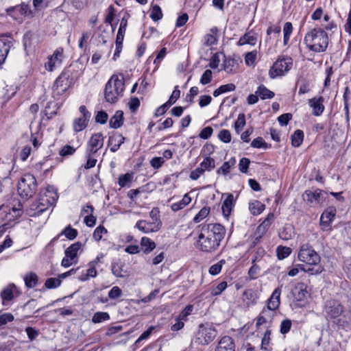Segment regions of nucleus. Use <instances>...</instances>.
Masks as SVG:
<instances>
[{"mask_svg":"<svg viewBox=\"0 0 351 351\" xmlns=\"http://www.w3.org/2000/svg\"><path fill=\"white\" fill-rule=\"evenodd\" d=\"M226 232L224 226L219 223L202 226L197 240L199 250L208 253L216 251L223 239Z\"/></svg>","mask_w":351,"mask_h":351,"instance_id":"f257e3e1","label":"nucleus"},{"mask_svg":"<svg viewBox=\"0 0 351 351\" xmlns=\"http://www.w3.org/2000/svg\"><path fill=\"white\" fill-rule=\"evenodd\" d=\"M344 307L337 300H326L324 305L323 313L327 319L332 322L339 328H346L351 324V311H344Z\"/></svg>","mask_w":351,"mask_h":351,"instance_id":"f03ea898","label":"nucleus"},{"mask_svg":"<svg viewBox=\"0 0 351 351\" xmlns=\"http://www.w3.org/2000/svg\"><path fill=\"white\" fill-rule=\"evenodd\" d=\"M81 73L73 64L64 69L56 80L53 88L54 93L62 95L75 82Z\"/></svg>","mask_w":351,"mask_h":351,"instance_id":"7ed1b4c3","label":"nucleus"},{"mask_svg":"<svg viewBox=\"0 0 351 351\" xmlns=\"http://www.w3.org/2000/svg\"><path fill=\"white\" fill-rule=\"evenodd\" d=\"M304 42L311 51L322 53L327 49L329 38L324 29L317 27L306 34Z\"/></svg>","mask_w":351,"mask_h":351,"instance_id":"20e7f679","label":"nucleus"},{"mask_svg":"<svg viewBox=\"0 0 351 351\" xmlns=\"http://www.w3.org/2000/svg\"><path fill=\"white\" fill-rule=\"evenodd\" d=\"M125 90L124 77L122 74L112 75L106 84L105 99L106 101L114 103L123 95Z\"/></svg>","mask_w":351,"mask_h":351,"instance_id":"39448f33","label":"nucleus"},{"mask_svg":"<svg viewBox=\"0 0 351 351\" xmlns=\"http://www.w3.org/2000/svg\"><path fill=\"white\" fill-rule=\"evenodd\" d=\"M37 190V181L32 174H25L18 182L17 191L19 195L25 199L32 197Z\"/></svg>","mask_w":351,"mask_h":351,"instance_id":"423d86ee","label":"nucleus"},{"mask_svg":"<svg viewBox=\"0 0 351 351\" xmlns=\"http://www.w3.org/2000/svg\"><path fill=\"white\" fill-rule=\"evenodd\" d=\"M298 260L305 263L309 266L317 267L322 266L320 263L321 258L313 247L308 243L302 244L298 254Z\"/></svg>","mask_w":351,"mask_h":351,"instance_id":"0eeeda50","label":"nucleus"},{"mask_svg":"<svg viewBox=\"0 0 351 351\" xmlns=\"http://www.w3.org/2000/svg\"><path fill=\"white\" fill-rule=\"evenodd\" d=\"M293 66V59L287 56H280L269 71L270 78L283 76L287 73Z\"/></svg>","mask_w":351,"mask_h":351,"instance_id":"6e6552de","label":"nucleus"},{"mask_svg":"<svg viewBox=\"0 0 351 351\" xmlns=\"http://www.w3.org/2000/svg\"><path fill=\"white\" fill-rule=\"evenodd\" d=\"M5 11L8 15L15 20L21 19L23 16L28 19H32L34 16L30 6L25 3L8 8Z\"/></svg>","mask_w":351,"mask_h":351,"instance_id":"1a4fd4ad","label":"nucleus"},{"mask_svg":"<svg viewBox=\"0 0 351 351\" xmlns=\"http://www.w3.org/2000/svg\"><path fill=\"white\" fill-rule=\"evenodd\" d=\"M81 116L74 119L73 123V128L75 132H80L84 130L88 123L91 114L84 105L79 108Z\"/></svg>","mask_w":351,"mask_h":351,"instance_id":"9d476101","label":"nucleus"},{"mask_svg":"<svg viewBox=\"0 0 351 351\" xmlns=\"http://www.w3.org/2000/svg\"><path fill=\"white\" fill-rule=\"evenodd\" d=\"M58 197L57 189L53 186H48L40 191L38 198L50 208L56 203Z\"/></svg>","mask_w":351,"mask_h":351,"instance_id":"9b49d317","label":"nucleus"},{"mask_svg":"<svg viewBox=\"0 0 351 351\" xmlns=\"http://www.w3.org/2000/svg\"><path fill=\"white\" fill-rule=\"evenodd\" d=\"M327 194L326 192L320 189L307 190L303 194V198L311 204H322L326 199Z\"/></svg>","mask_w":351,"mask_h":351,"instance_id":"f8f14e48","label":"nucleus"},{"mask_svg":"<svg viewBox=\"0 0 351 351\" xmlns=\"http://www.w3.org/2000/svg\"><path fill=\"white\" fill-rule=\"evenodd\" d=\"M337 210L334 206H329L322 213L320 217V226L324 231L330 229L331 223L336 215Z\"/></svg>","mask_w":351,"mask_h":351,"instance_id":"ddd939ff","label":"nucleus"},{"mask_svg":"<svg viewBox=\"0 0 351 351\" xmlns=\"http://www.w3.org/2000/svg\"><path fill=\"white\" fill-rule=\"evenodd\" d=\"M104 138L101 133H96L92 135L87 143L86 152L88 154H95L104 145Z\"/></svg>","mask_w":351,"mask_h":351,"instance_id":"4468645a","label":"nucleus"},{"mask_svg":"<svg viewBox=\"0 0 351 351\" xmlns=\"http://www.w3.org/2000/svg\"><path fill=\"white\" fill-rule=\"evenodd\" d=\"M49 207L48 204H45L43 201H40L38 198L35 202L32 203L28 208L26 209V214L31 217H36L41 215L47 211Z\"/></svg>","mask_w":351,"mask_h":351,"instance_id":"2eb2a0df","label":"nucleus"},{"mask_svg":"<svg viewBox=\"0 0 351 351\" xmlns=\"http://www.w3.org/2000/svg\"><path fill=\"white\" fill-rule=\"evenodd\" d=\"M217 334V330L213 327L200 326L197 339L199 340V343L206 345L214 340Z\"/></svg>","mask_w":351,"mask_h":351,"instance_id":"dca6fc26","label":"nucleus"},{"mask_svg":"<svg viewBox=\"0 0 351 351\" xmlns=\"http://www.w3.org/2000/svg\"><path fill=\"white\" fill-rule=\"evenodd\" d=\"M104 258L103 254H99L97 256L88 264L89 268L85 274H82L79 276V280L84 282L88 280L90 277L95 278L97 276L96 267L99 266L100 260Z\"/></svg>","mask_w":351,"mask_h":351,"instance_id":"f3484780","label":"nucleus"},{"mask_svg":"<svg viewBox=\"0 0 351 351\" xmlns=\"http://www.w3.org/2000/svg\"><path fill=\"white\" fill-rule=\"evenodd\" d=\"M21 294V292L18 290V288L14 284H10L5 288H4L0 293V296L2 299V303L5 305L7 302H10L14 297H16Z\"/></svg>","mask_w":351,"mask_h":351,"instance_id":"a211bd4d","label":"nucleus"},{"mask_svg":"<svg viewBox=\"0 0 351 351\" xmlns=\"http://www.w3.org/2000/svg\"><path fill=\"white\" fill-rule=\"evenodd\" d=\"M180 91L178 89V86H176L169 100L164 104L159 106L155 111V117H159L166 112L169 108L173 105L177 99L180 97Z\"/></svg>","mask_w":351,"mask_h":351,"instance_id":"6ab92c4d","label":"nucleus"},{"mask_svg":"<svg viewBox=\"0 0 351 351\" xmlns=\"http://www.w3.org/2000/svg\"><path fill=\"white\" fill-rule=\"evenodd\" d=\"M62 56L63 49L62 48L57 49L45 62V69L49 71H53L57 66L61 64Z\"/></svg>","mask_w":351,"mask_h":351,"instance_id":"aec40b11","label":"nucleus"},{"mask_svg":"<svg viewBox=\"0 0 351 351\" xmlns=\"http://www.w3.org/2000/svg\"><path fill=\"white\" fill-rule=\"evenodd\" d=\"M135 228L144 233H150L158 231L161 226L158 225V223H156L152 221L138 220L135 225Z\"/></svg>","mask_w":351,"mask_h":351,"instance_id":"412c9836","label":"nucleus"},{"mask_svg":"<svg viewBox=\"0 0 351 351\" xmlns=\"http://www.w3.org/2000/svg\"><path fill=\"white\" fill-rule=\"evenodd\" d=\"M223 195H226V198L222 204L221 210L223 217L228 219L235 206L236 198L232 193H226L223 194Z\"/></svg>","mask_w":351,"mask_h":351,"instance_id":"4be33fe9","label":"nucleus"},{"mask_svg":"<svg viewBox=\"0 0 351 351\" xmlns=\"http://www.w3.org/2000/svg\"><path fill=\"white\" fill-rule=\"evenodd\" d=\"M125 137L117 132H112L108 138V145L112 152H116L125 141Z\"/></svg>","mask_w":351,"mask_h":351,"instance_id":"5701e85b","label":"nucleus"},{"mask_svg":"<svg viewBox=\"0 0 351 351\" xmlns=\"http://www.w3.org/2000/svg\"><path fill=\"white\" fill-rule=\"evenodd\" d=\"M324 101V99L322 96L308 99V104L310 107L313 108V115L318 117L323 113L325 109V107L323 104Z\"/></svg>","mask_w":351,"mask_h":351,"instance_id":"b1692460","label":"nucleus"},{"mask_svg":"<svg viewBox=\"0 0 351 351\" xmlns=\"http://www.w3.org/2000/svg\"><path fill=\"white\" fill-rule=\"evenodd\" d=\"M233 339L229 336L223 337L219 341L215 351H235Z\"/></svg>","mask_w":351,"mask_h":351,"instance_id":"393cba45","label":"nucleus"},{"mask_svg":"<svg viewBox=\"0 0 351 351\" xmlns=\"http://www.w3.org/2000/svg\"><path fill=\"white\" fill-rule=\"evenodd\" d=\"M82 243L77 241L73 244H71L69 247L65 250L64 254L66 256L73 259L75 261L77 262L78 260V254L82 252Z\"/></svg>","mask_w":351,"mask_h":351,"instance_id":"a878e982","label":"nucleus"},{"mask_svg":"<svg viewBox=\"0 0 351 351\" xmlns=\"http://www.w3.org/2000/svg\"><path fill=\"white\" fill-rule=\"evenodd\" d=\"M281 288L274 289L271 295L267 300V307L271 310H277L280 304Z\"/></svg>","mask_w":351,"mask_h":351,"instance_id":"bb28decb","label":"nucleus"},{"mask_svg":"<svg viewBox=\"0 0 351 351\" xmlns=\"http://www.w3.org/2000/svg\"><path fill=\"white\" fill-rule=\"evenodd\" d=\"M241 299L245 306L249 307L256 304L258 295L254 290L249 289L244 291Z\"/></svg>","mask_w":351,"mask_h":351,"instance_id":"cd10ccee","label":"nucleus"},{"mask_svg":"<svg viewBox=\"0 0 351 351\" xmlns=\"http://www.w3.org/2000/svg\"><path fill=\"white\" fill-rule=\"evenodd\" d=\"M23 213V204L19 200H17L10 209V211L8 214V219L14 220L18 219L22 215Z\"/></svg>","mask_w":351,"mask_h":351,"instance_id":"c85d7f7f","label":"nucleus"},{"mask_svg":"<svg viewBox=\"0 0 351 351\" xmlns=\"http://www.w3.org/2000/svg\"><path fill=\"white\" fill-rule=\"evenodd\" d=\"M123 123V112L121 110H117L110 118L109 121L110 127L114 129L120 128Z\"/></svg>","mask_w":351,"mask_h":351,"instance_id":"c756f323","label":"nucleus"},{"mask_svg":"<svg viewBox=\"0 0 351 351\" xmlns=\"http://www.w3.org/2000/svg\"><path fill=\"white\" fill-rule=\"evenodd\" d=\"M191 202V197L188 193L185 194L182 199L178 202L173 203L171 206V208L173 211L176 212L183 209L184 207L188 206Z\"/></svg>","mask_w":351,"mask_h":351,"instance_id":"7c9ffc66","label":"nucleus"},{"mask_svg":"<svg viewBox=\"0 0 351 351\" xmlns=\"http://www.w3.org/2000/svg\"><path fill=\"white\" fill-rule=\"evenodd\" d=\"M218 33V29L216 27H213L210 29V33L207 34L204 36V44L207 46H211L217 43L216 35Z\"/></svg>","mask_w":351,"mask_h":351,"instance_id":"2f4dec72","label":"nucleus"},{"mask_svg":"<svg viewBox=\"0 0 351 351\" xmlns=\"http://www.w3.org/2000/svg\"><path fill=\"white\" fill-rule=\"evenodd\" d=\"M58 110V104L54 101H49L45 109V115L47 119H52L56 114Z\"/></svg>","mask_w":351,"mask_h":351,"instance_id":"473e14b6","label":"nucleus"},{"mask_svg":"<svg viewBox=\"0 0 351 351\" xmlns=\"http://www.w3.org/2000/svg\"><path fill=\"white\" fill-rule=\"evenodd\" d=\"M237 60L232 58H226L223 62V69L228 73H234L237 69Z\"/></svg>","mask_w":351,"mask_h":351,"instance_id":"72a5a7b5","label":"nucleus"},{"mask_svg":"<svg viewBox=\"0 0 351 351\" xmlns=\"http://www.w3.org/2000/svg\"><path fill=\"white\" fill-rule=\"evenodd\" d=\"M256 94H257L261 99H271L275 95L274 92L269 90L263 84L258 87L257 90H256Z\"/></svg>","mask_w":351,"mask_h":351,"instance_id":"f704fd0d","label":"nucleus"},{"mask_svg":"<svg viewBox=\"0 0 351 351\" xmlns=\"http://www.w3.org/2000/svg\"><path fill=\"white\" fill-rule=\"evenodd\" d=\"M24 281L25 286L27 288L31 289L35 287L37 285L38 278L36 273L30 272L24 276Z\"/></svg>","mask_w":351,"mask_h":351,"instance_id":"c9c22d12","label":"nucleus"},{"mask_svg":"<svg viewBox=\"0 0 351 351\" xmlns=\"http://www.w3.org/2000/svg\"><path fill=\"white\" fill-rule=\"evenodd\" d=\"M141 245L145 254L151 252L156 247L155 243L146 237H142Z\"/></svg>","mask_w":351,"mask_h":351,"instance_id":"e433bc0d","label":"nucleus"},{"mask_svg":"<svg viewBox=\"0 0 351 351\" xmlns=\"http://www.w3.org/2000/svg\"><path fill=\"white\" fill-rule=\"evenodd\" d=\"M256 43V36H254V35H251L250 33H245L239 38V41L237 42V45L241 46L247 44L250 45H254Z\"/></svg>","mask_w":351,"mask_h":351,"instance_id":"4c0bfd02","label":"nucleus"},{"mask_svg":"<svg viewBox=\"0 0 351 351\" xmlns=\"http://www.w3.org/2000/svg\"><path fill=\"white\" fill-rule=\"evenodd\" d=\"M123 264L120 261L112 262L111 265L112 273L118 278H123L126 274H123Z\"/></svg>","mask_w":351,"mask_h":351,"instance_id":"58836bf2","label":"nucleus"},{"mask_svg":"<svg viewBox=\"0 0 351 351\" xmlns=\"http://www.w3.org/2000/svg\"><path fill=\"white\" fill-rule=\"evenodd\" d=\"M291 144L293 147H300V145L303 142L304 139V132L300 130H297L291 136Z\"/></svg>","mask_w":351,"mask_h":351,"instance_id":"ea45409f","label":"nucleus"},{"mask_svg":"<svg viewBox=\"0 0 351 351\" xmlns=\"http://www.w3.org/2000/svg\"><path fill=\"white\" fill-rule=\"evenodd\" d=\"M265 206L259 201H254L249 204V209L254 215L261 214L265 210Z\"/></svg>","mask_w":351,"mask_h":351,"instance_id":"a19ab883","label":"nucleus"},{"mask_svg":"<svg viewBox=\"0 0 351 351\" xmlns=\"http://www.w3.org/2000/svg\"><path fill=\"white\" fill-rule=\"evenodd\" d=\"M235 88L236 86L232 83L221 85L213 92V96L217 97L221 94L230 91H233L235 90Z\"/></svg>","mask_w":351,"mask_h":351,"instance_id":"79ce46f5","label":"nucleus"},{"mask_svg":"<svg viewBox=\"0 0 351 351\" xmlns=\"http://www.w3.org/2000/svg\"><path fill=\"white\" fill-rule=\"evenodd\" d=\"M292 250L286 246L279 245L276 248V255L279 260L287 258L291 253Z\"/></svg>","mask_w":351,"mask_h":351,"instance_id":"37998d69","label":"nucleus"},{"mask_svg":"<svg viewBox=\"0 0 351 351\" xmlns=\"http://www.w3.org/2000/svg\"><path fill=\"white\" fill-rule=\"evenodd\" d=\"M110 319V315L107 312H96L92 317V322L95 324L101 323Z\"/></svg>","mask_w":351,"mask_h":351,"instance_id":"c03bdc74","label":"nucleus"},{"mask_svg":"<svg viewBox=\"0 0 351 351\" xmlns=\"http://www.w3.org/2000/svg\"><path fill=\"white\" fill-rule=\"evenodd\" d=\"M293 32V25L291 22H286L284 25L283 27V34H284V38H283V43L284 45H287L288 44V42L289 40L290 36Z\"/></svg>","mask_w":351,"mask_h":351,"instance_id":"a18cd8bd","label":"nucleus"},{"mask_svg":"<svg viewBox=\"0 0 351 351\" xmlns=\"http://www.w3.org/2000/svg\"><path fill=\"white\" fill-rule=\"evenodd\" d=\"M236 163V160L234 158H231L228 161L225 162L222 166L217 170V173H219L221 172L223 175H226L230 172V170L232 167H233Z\"/></svg>","mask_w":351,"mask_h":351,"instance_id":"49530a36","label":"nucleus"},{"mask_svg":"<svg viewBox=\"0 0 351 351\" xmlns=\"http://www.w3.org/2000/svg\"><path fill=\"white\" fill-rule=\"evenodd\" d=\"M295 267H298L299 268V271L300 270H303V271H304L306 272L310 273L312 275L319 274L324 270V267L322 266H318L317 267H308V268H306L305 266L304 265H302V264L297 265L295 266Z\"/></svg>","mask_w":351,"mask_h":351,"instance_id":"de8ad7c7","label":"nucleus"},{"mask_svg":"<svg viewBox=\"0 0 351 351\" xmlns=\"http://www.w3.org/2000/svg\"><path fill=\"white\" fill-rule=\"evenodd\" d=\"M199 166L202 168V169L205 171H211L215 167V160L210 157H206L204 160L200 163Z\"/></svg>","mask_w":351,"mask_h":351,"instance_id":"09e8293b","label":"nucleus"},{"mask_svg":"<svg viewBox=\"0 0 351 351\" xmlns=\"http://www.w3.org/2000/svg\"><path fill=\"white\" fill-rule=\"evenodd\" d=\"M306 293L307 291L303 288L302 285L296 286L293 291V294L298 301L303 300Z\"/></svg>","mask_w":351,"mask_h":351,"instance_id":"8fccbe9b","label":"nucleus"},{"mask_svg":"<svg viewBox=\"0 0 351 351\" xmlns=\"http://www.w3.org/2000/svg\"><path fill=\"white\" fill-rule=\"evenodd\" d=\"M225 264L226 261L224 259H221L217 263L210 266V267L209 268V274L213 276L219 274L221 272V269Z\"/></svg>","mask_w":351,"mask_h":351,"instance_id":"3c124183","label":"nucleus"},{"mask_svg":"<svg viewBox=\"0 0 351 351\" xmlns=\"http://www.w3.org/2000/svg\"><path fill=\"white\" fill-rule=\"evenodd\" d=\"M76 149L69 145H66L62 147L59 151V155L67 158L74 154Z\"/></svg>","mask_w":351,"mask_h":351,"instance_id":"603ef678","label":"nucleus"},{"mask_svg":"<svg viewBox=\"0 0 351 351\" xmlns=\"http://www.w3.org/2000/svg\"><path fill=\"white\" fill-rule=\"evenodd\" d=\"M128 25V21L125 19L123 18L121 21V23L118 29L117 35V40H122L123 41L125 32L126 30V27Z\"/></svg>","mask_w":351,"mask_h":351,"instance_id":"864d4df0","label":"nucleus"},{"mask_svg":"<svg viewBox=\"0 0 351 351\" xmlns=\"http://www.w3.org/2000/svg\"><path fill=\"white\" fill-rule=\"evenodd\" d=\"M150 17L154 21H158L162 18V12L159 5H154L152 7Z\"/></svg>","mask_w":351,"mask_h":351,"instance_id":"5fc2aeb1","label":"nucleus"},{"mask_svg":"<svg viewBox=\"0 0 351 351\" xmlns=\"http://www.w3.org/2000/svg\"><path fill=\"white\" fill-rule=\"evenodd\" d=\"M210 213V208L209 207H204L202 208L199 213L194 217L193 221L195 223H199L202 219L206 218Z\"/></svg>","mask_w":351,"mask_h":351,"instance_id":"6e6d98bb","label":"nucleus"},{"mask_svg":"<svg viewBox=\"0 0 351 351\" xmlns=\"http://www.w3.org/2000/svg\"><path fill=\"white\" fill-rule=\"evenodd\" d=\"M61 282L59 278H49L45 281V286L47 289H55L60 285Z\"/></svg>","mask_w":351,"mask_h":351,"instance_id":"4d7b16f0","label":"nucleus"},{"mask_svg":"<svg viewBox=\"0 0 351 351\" xmlns=\"http://www.w3.org/2000/svg\"><path fill=\"white\" fill-rule=\"evenodd\" d=\"M62 234H64L67 239L73 240L77 236V230L69 226L64 229Z\"/></svg>","mask_w":351,"mask_h":351,"instance_id":"13d9d810","label":"nucleus"},{"mask_svg":"<svg viewBox=\"0 0 351 351\" xmlns=\"http://www.w3.org/2000/svg\"><path fill=\"white\" fill-rule=\"evenodd\" d=\"M155 329V327L154 326H149L147 330H145V332H143L141 335L140 337L136 340L135 343H134V345L135 346H138L142 341L143 340H145V339H147L152 331Z\"/></svg>","mask_w":351,"mask_h":351,"instance_id":"bf43d9fd","label":"nucleus"},{"mask_svg":"<svg viewBox=\"0 0 351 351\" xmlns=\"http://www.w3.org/2000/svg\"><path fill=\"white\" fill-rule=\"evenodd\" d=\"M107 233V230L103 226H99L95 230L93 237L97 241H100L102 239L103 234Z\"/></svg>","mask_w":351,"mask_h":351,"instance_id":"052dcab7","label":"nucleus"},{"mask_svg":"<svg viewBox=\"0 0 351 351\" xmlns=\"http://www.w3.org/2000/svg\"><path fill=\"white\" fill-rule=\"evenodd\" d=\"M193 310V305L189 304L181 311L178 317L183 322H186L187 317L192 313Z\"/></svg>","mask_w":351,"mask_h":351,"instance_id":"680f3d73","label":"nucleus"},{"mask_svg":"<svg viewBox=\"0 0 351 351\" xmlns=\"http://www.w3.org/2000/svg\"><path fill=\"white\" fill-rule=\"evenodd\" d=\"M212 79H213V73L210 70L207 69L202 74V75L200 78L199 82L202 85H206V84H209L212 81Z\"/></svg>","mask_w":351,"mask_h":351,"instance_id":"e2e57ef3","label":"nucleus"},{"mask_svg":"<svg viewBox=\"0 0 351 351\" xmlns=\"http://www.w3.org/2000/svg\"><path fill=\"white\" fill-rule=\"evenodd\" d=\"M227 287V282L226 281L221 282L211 291V294L213 296L220 295Z\"/></svg>","mask_w":351,"mask_h":351,"instance_id":"0e129e2a","label":"nucleus"},{"mask_svg":"<svg viewBox=\"0 0 351 351\" xmlns=\"http://www.w3.org/2000/svg\"><path fill=\"white\" fill-rule=\"evenodd\" d=\"M218 138L222 142L228 143L231 141V134L229 130L223 129L219 132L218 134Z\"/></svg>","mask_w":351,"mask_h":351,"instance_id":"69168bd1","label":"nucleus"},{"mask_svg":"<svg viewBox=\"0 0 351 351\" xmlns=\"http://www.w3.org/2000/svg\"><path fill=\"white\" fill-rule=\"evenodd\" d=\"M122 290L117 286L113 287L108 292V297L112 300H115L121 297Z\"/></svg>","mask_w":351,"mask_h":351,"instance_id":"338daca9","label":"nucleus"},{"mask_svg":"<svg viewBox=\"0 0 351 351\" xmlns=\"http://www.w3.org/2000/svg\"><path fill=\"white\" fill-rule=\"evenodd\" d=\"M245 125V114L241 113L239 114L237 121L234 123V128L237 133L239 132V129L244 127Z\"/></svg>","mask_w":351,"mask_h":351,"instance_id":"774afa93","label":"nucleus"}]
</instances>
